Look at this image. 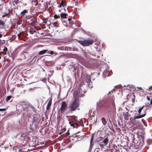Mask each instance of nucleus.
<instances>
[{"label":"nucleus","instance_id":"nucleus-22","mask_svg":"<svg viewBox=\"0 0 152 152\" xmlns=\"http://www.w3.org/2000/svg\"><path fill=\"white\" fill-rule=\"evenodd\" d=\"M94 133L93 134H92V137L91 138V140L90 142V148H91V147L92 146V142L93 140V139L94 138Z\"/></svg>","mask_w":152,"mask_h":152},{"label":"nucleus","instance_id":"nucleus-24","mask_svg":"<svg viewBox=\"0 0 152 152\" xmlns=\"http://www.w3.org/2000/svg\"><path fill=\"white\" fill-rule=\"evenodd\" d=\"M129 113L128 112H126L124 115V118L126 120H128L129 119Z\"/></svg>","mask_w":152,"mask_h":152},{"label":"nucleus","instance_id":"nucleus-4","mask_svg":"<svg viewBox=\"0 0 152 152\" xmlns=\"http://www.w3.org/2000/svg\"><path fill=\"white\" fill-rule=\"evenodd\" d=\"M78 42L84 47L92 45L94 42V40L91 39H88L84 40H77Z\"/></svg>","mask_w":152,"mask_h":152},{"label":"nucleus","instance_id":"nucleus-57","mask_svg":"<svg viewBox=\"0 0 152 152\" xmlns=\"http://www.w3.org/2000/svg\"><path fill=\"white\" fill-rule=\"evenodd\" d=\"M98 52L99 53H100L101 52V51H100V50H98Z\"/></svg>","mask_w":152,"mask_h":152},{"label":"nucleus","instance_id":"nucleus-47","mask_svg":"<svg viewBox=\"0 0 152 152\" xmlns=\"http://www.w3.org/2000/svg\"><path fill=\"white\" fill-rule=\"evenodd\" d=\"M134 101H135V97H134V98H133L132 99V102H134Z\"/></svg>","mask_w":152,"mask_h":152},{"label":"nucleus","instance_id":"nucleus-21","mask_svg":"<svg viewBox=\"0 0 152 152\" xmlns=\"http://www.w3.org/2000/svg\"><path fill=\"white\" fill-rule=\"evenodd\" d=\"M23 23V21L22 20L19 19L17 21L18 25H22Z\"/></svg>","mask_w":152,"mask_h":152},{"label":"nucleus","instance_id":"nucleus-28","mask_svg":"<svg viewBox=\"0 0 152 152\" xmlns=\"http://www.w3.org/2000/svg\"><path fill=\"white\" fill-rule=\"evenodd\" d=\"M68 22L71 26H72L74 24V21H71V19L70 18H69L68 19Z\"/></svg>","mask_w":152,"mask_h":152},{"label":"nucleus","instance_id":"nucleus-35","mask_svg":"<svg viewBox=\"0 0 152 152\" xmlns=\"http://www.w3.org/2000/svg\"><path fill=\"white\" fill-rule=\"evenodd\" d=\"M69 124L71 126L73 127V128L75 127L74 124L72 123L71 121L69 122Z\"/></svg>","mask_w":152,"mask_h":152},{"label":"nucleus","instance_id":"nucleus-62","mask_svg":"<svg viewBox=\"0 0 152 152\" xmlns=\"http://www.w3.org/2000/svg\"><path fill=\"white\" fill-rule=\"evenodd\" d=\"M94 112H95V111H94V112H93V113H94Z\"/></svg>","mask_w":152,"mask_h":152},{"label":"nucleus","instance_id":"nucleus-23","mask_svg":"<svg viewBox=\"0 0 152 152\" xmlns=\"http://www.w3.org/2000/svg\"><path fill=\"white\" fill-rule=\"evenodd\" d=\"M101 120H102V123L103 125L105 126V125L107 123V121L106 120L105 118H104L103 117V118H102Z\"/></svg>","mask_w":152,"mask_h":152},{"label":"nucleus","instance_id":"nucleus-32","mask_svg":"<svg viewBox=\"0 0 152 152\" xmlns=\"http://www.w3.org/2000/svg\"><path fill=\"white\" fill-rule=\"evenodd\" d=\"M75 124V127L74 128H78V127L80 126V125L78 124L77 123H75V124Z\"/></svg>","mask_w":152,"mask_h":152},{"label":"nucleus","instance_id":"nucleus-7","mask_svg":"<svg viewBox=\"0 0 152 152\" xmlns=\"http://www.w3.org/2000/svg\"><path fill=\"white\" fill-rule=\"evenodd\" d=\"M146 115V112H145V113L143 114H138V115L137 116L134 115L132 118L133 120L135 122V120L136 119L141 118L144 117Z\"/></svg>","mask_w":152,"mask_h":152},{"label":"nucleus","instance_id":"nucleus-58","mask_svg":"<svg viewBox=\"0 0 152 152\" xmlns=\"http://www.w3.org/2000/svg\"><path fill=\"white\" fill-rule=\"evenodd\" d=\"M22 117H23V114L22 115V116H21V119L22 120Z\"/></svg>","mask_w":152,"mask_h":152},{"label":"nucleus","instance_id":"nucleus-5","mask_svg":"<svg viewBox=\"0 0 152 152\" xmlns=\"http://www.w3.org/2000/svg\"><path fill=\"white\" fill-rule=\"evenodd\" d=\"M20 103L23 110L27 111L28 110H29L31 109V107L25 102H20Z\"/></svg>","mask_w":152,"mask_h":152},{"label":"nucleus","instance_id":"nucleus-14","mask_svg":"<svg viewBox=\"0 0 152 152\" xmlns=\"http://www.w3.org/2000/svg\"><path fill=\"white\" fill-rule=\"evenodd\" d=\"M103 137H99L97 138L95 140L94 142L95 143H98L99 142L101 141L103 139Z\"/></svg>","mask_w":152,"mask_h":152},{"label":"nucleus","instance_id":"nucleus-41","mask_svg":"<svg viewBox=\"0 0 152 152\" xmlns=\"http://www.w3.org/2000/svg\"><path fill=\"white\" fill-rule=\"evenodd\" d=\"M151 104H149V103H146L145 104V106L146 107H149L150 106V105Z\"/></svg>","mask_w":152,"mask_h":152},{"label":"nucleus","instance_id":"nucleus-55","mask_svg":"<svg viewBox=\"0 0 152 152\" xmlns=\"http://www.w3.org/2000/svg\"><path fill=\"white\" fill-rule=\"evenodd\" d=\"M2 35L1 34H0V38H1L2 37Z\"/></svg>","mask_w":152,"mask_h":152},{"label":"nucleus","instance_id":"nucleus-50","mask_svg":"<svg viewBox=\"0 0 152 152\" xmlns=\"http://www.w3.org/2000/svg\"><path fill=\"white\" fill-rule=\"evenodd\" d=\"M144 107V106H142L141 108H140V109L142 110L143 109V108Z\"/></svg>","mask_w":152,"mask_h":152},{"label":"nucleus","instance_id":"nucleus-19","mask_svg":"<svg viewBox=\"0 0 152 152\" xmlns=\"http://www.w3.org/2000/svg\"><path fill=\"white\" fill-rule=\"evenodd\" d=\"M60 16L61 18H67V16H68V14L65 13H61Z\"/></svg>","mask_w":152,"mask_h":152},{"label":"nucleus","instance_id":"nucleus-1","mask_svg":"<svg viewBox=\"0 0 152 152\" xmlns=\"http://www.w3.org/2000/svg\"><path fill=\"white\" fill-rule=\"evenodd\" d=\"M84 93V90H83L81 88H79L77 91L74 93L73 97L75 99L72 103L70 104L69 108L71 112L75 111L77 109L79 105L78 99L77 98L80 96V94L82 95Z\"/></svg>","mask_w":152,"mask_h":152},{"label":"nucleus","instance_id":"nucleus-63","mask_svg":"<svg viewBox=\"0 0 152 152\" xmlns=\"http://www.w3.org/2000/svg\"><path fill=\"white\" fill-rule=\"evenodd\" d=\"M36 58V57L35 56V57H34V58Z\"/></svg>","mask_w":152,"mask_h":152},{"label":"nucleus","instance_id":"nucleus-30","mask_svg":"<svg viewBox=\"0 0 152 152\" xmlns=\"http://www.w3.org/2000/svg\"><path fill=\"white\" fill-rule=\"evenodd\" d=\"M5 23L3 20L0 19V26H5Z\"/></svg>","mask_w":152,"mask_h":152},{"label":"nucleus","instance_id":"nucleus-12","mask_svg":"<svg viewBox=\"0 0 152 152\" xmlns=\"http://www.w3.org/2000/svg\"><path fill=\"white\" fill-rule=\"evenodd\" d=\"M102 141L103 142L104 144V145H107L109 141L108 137H107L105 138Z\"/></svg>","mask_w":152,"mask_h":152},{"label":"nucleus","instance_id":"nucleus-61","mask_svg":"<svg viewBox=\"0 0 152 152\" xmlns=\"http://www.w3.org/2000/svg\"><path fill=\"white\" fill-rule=\"evenodd\" d=\"M51 75H52L53 73H51Z\"/></svg>","mask_w":152,"mask_h":152},{"label":"nucleus","instance_id":"nucleus-3","mask_svg":"<svg viewBox=\"0 0 152 152\" xmlns=\"http://www.w3.org/2000/svg\"><path fill=\"white\" fill-rule=\"evenodd\" d=\"M91 76L90 75L86 74L84 80L83 81V84L85 86H88L89 87H92V86Z\"/></svg>","mask_w":152,"mask_h":152},{"label":"nucleus","instance_id":"nucleus-13","mask_svg":"<svg viewBox=\"0 0 152 152\" xmlns=\"http://www.w3.org/2000/svg\"><path fill=\"white\" fill-rule=\"evenodd\" d=\"M47 51H48V50L46 49L40 51L39 52L38 55H43L47 53Z\"/></svg>","mask_w":152,"mask_h":152},{"label":"nucleus","instance_id":"nucleus-26","mask_svg":"<svg viewBox=\"0 0 152 152\" xmlns=\"http://www.w3.org/2000/svg\"><path fill=\"white\" fill-rule=\"evenodd\" d=\"M47 53L51 55H53L54 54H55L54 55H56L57 54V53H54V52L53 51H47Z\"/></svg>","mask_w":152,"mask_h":152},{"label":"nucleus","instance_id":"nucleus-52","mask_svg":"<svg viewBox=\"0 0 152 152\" xmlns=\"http://www.w3.org/2000/svg\"><path fill=\"white\" fill-rule=\"evenodd\" d=\"M31 108L32 109V110L33 111H35V109L34 108H33L32 107H31Z\"/></svg>","mask_w":152,"mask_h":152},{"label":"nucleus","instance_id":"nucleus-42","mask_svg":"<svg viewBox=\"0 0 152 152\" xmlns=\"http://www.w3.org/2000/svg\"><path fill=\"white\" fill-rule=\"evenodd\" d=\"M7 53L6 52H3L2 53L1 56H4L6 55V54Z\"/></svg>","mask_w":152,"mask_h":152},{"label":"nucleus","instance_id":"nucleus-37","mask_svg":"<svg viewBox=\"0 0 152 152\" xmlns=\"http://www.w3.org/2000/svg\"><path fill=\"white\" fill-rule=\"evenodd\" d=\"M7 50V49L6 47H4V49H3V51L4 52H6Z\"/></svg>","mask_w":152,"mask_h":152},{"label":"nucleus","instance_id":"nucleus-40","mask_svg":"<svg viewBox=\"0 0 152 152\" xmlns=\"http://www.w3.org/2000/svg\"><path fill=\"white\" fill-rule=\"evenodd\" d=\"M7 108H0V111H5Z\"/></svg>","mask_w":152,"mask_h":152},{"label":"nucleus","instance_id":"nucleus-15","mask_svg":"<svg viewBox=\"0 0 152 152\" xmlns=\"http://www.w3.org/2000/svg\"><path fill=\"white\" fill-rule=\"evenodd\" d=\"M52 104V99H51L49 101L48 104L47 105L46 109L47 110H48Z\"/></svg>","mask_w":152,"mask_h":152},{"label":"nucleus","instance_id":"nucleus-56","mask_svg":"<svg viewBox=\"0 0 152 152\" xmlns=\"http://www.w3.org/2000/svg\"><path fill=\"white\" fill-rule=\"evenodd\" d=\"M141 139V140L142 141H144V138H143V137H142Z\"/></svg>","mask_w":152,"mask_h":152},{"label":"nucleus","instance_id":"nucleus-53","mask_svg":"<svg viewBox=\"0 0 152 152\" xmlns=\"http://www.w3.org/2000/svg\"><path fill=\"white\" fill-rule=\"evenodd\" d=\"M107 121H109L110 122V123L111 122V121H110V120L109 119L107 118Z\"/></svg>","mask_w":152,"mask_h":152},{"label":"nucleus","instance_id":"nucleus-46","mask_svg":"<svg viewBox=\"0 0 152 152\" xmlns=\"http://www.w3.org/2000/svg\"><path fill=\"white\" fill-rule=\"evenodd\" d=\"M47 22L46 20H43V23H44L45 24L47 23Z\"/></svg>","mask_w":152,"mask_h":152},{"label":"nucleus","instance_id":"nucleus-60","mask_svg":"<svg viewBox=\"0 0 152 152\" xmlns=\"http://www.w3.org/2000/svg\"><path fill=\"white\" fill-rule=\"evenodd\" d=\"M30 126H31V127H30L31 129L32 128H31V125H30Z\"/></svg>","mask_w":152,"mask_h":152},{"label":"nucleus","instance_id":"nucleus-27","mask_svg":"<svg viewBox=\"0 0 152 152\" xmlns=\"http://www.w3.org/2000/svg\"><path fill=\"white\" fill-rule=\"evenodd\" d=\"M27 12V11L26 10H24L21 11L20 12V14L22 16H23Z\"/></svg>","mask_w":152,"mask_h":152},{"label":"nucleus","instance_id":"nucleus-44","mask_svg":"<svg viewBox=\"0 0 152 152\" xmlns=\"http://www.w3.org/2000/svg\"><path fill=\"white\" fill-rule=\"evenodd\" d=\"M147 99L148 101H150V97H149L148 96H147Z\"/></svg>","mask_w":152,"mask_h":152},{"label":"nucleus","instance_id":"nucleus-43","mask_svg":"<svg viewBox=\"0 0 152 152\" xmlns=\"http://www.w3.org/2000/svg\"><path fill=\"white\" fill-rule=\"evenodd\" d=\"M73 51H78V50L76 49V48H73Z\"/></svg>","mask_w":152,"mask_h":152},{"label":"nucleus","instance_id":"nucleus-8","mask_svg":"<svg viewBox=\"0 0 152 152\" xmlns=\"http://www.w3.org/2000/svg\"><path fill=\"white\" fill-rule=\"evenodd\" d=\"M39 115H35L33 117L32 122L33 123H34V127H35V126H36V124H37V122L39 118Z\"/></svg>","mask_w":152,"mask_h":152},{"label":"nucleus","instance_id":"nucleus-9","mask_svg":"<svg viewBox=\"0 0 152 152\" xmlns=\"http://www.w3.org/2000/svg\"><path fill=\"white\" fill-rule=\"evenodd\" d=\"M125 89H128L130 91L134 90H136V88L135 86L133 85H129V88H124V90Z\"/></svg>","mask_w":152,"mask_h":152},{"label":"nucleus","instance_id":"nucleus-31","mask_svg":"<svg viewBox=\"0 0 152 152\" xmlns=\"http://www.w3.org/2000/svg\"><path fill=\"white\" fill-rule=\"evenodd\" d=\"M11 96H8L6 99V101H7V102H8L10 99L11 98Z\"/></svg>","mask_w":152,"mask_h":152},{"label":"nucleus","instance_id":"nucleus-59","mask_svg":"<svg viewBox=\"0 0 152 152\" xmlns=\"http://www.w3.org/2000/svg\"><path fill=\"white\" fill-rule=\"evenodd\" d=\"M55 15V16H57V15ZM58 18H60V16H59V15H58Z\"/></svg>","mask_w":152,"mask_h":152},{"label":"nucleus","instance_id":"nucleus-17","mask_svg":"<svg viewBox=\"0 0 152 152\" xmlns=\"http://www.w3.org/2000/svg\"><path fill=\"white\" fill-rule=\"evenodd\" d=\"M37 19L33 17L31 19L30 22L32 24H34L35 23Z\"/></svg>","mask_w":152,"mask_h":152},{"label":"nucleus","instance_id":"nucleus-48","mask_svg":"<svg viewBox=\"0 0 152 152\" xmlns=\"http://www.w3.org/2000/svg\"><path fill=\"white\" fill-rule=\"evenodd\" d=\"M137 88H138L139 89H140V90H142V89L141 87H137Z\"/></svg>","mask_w":152,"mask_h":152},{"label":"nucleus","instance_id":"nucleus-16","mask_svg":"<svg viewBox=\"0 0 152 152\" xmlns=\"http://www.w3.org/2000/svg\"><path fill=\"white\" fill-rule=\"evenodd\" d=\"M76 117L75 116L74 117L72 118L71 120V121L73 124H75V123H77L79 121L76 119Z\"/></svg>","mask_w":152,"mask_h":152},{"label":"nucleus","instance_id":"nucleus-36","mask_svg":"<svg viewBox=\"0 0 152 152\" xmlns=\"http://www.w3.org/2000/svg\"><path fill=\"white\" fill-rule=\"evenodd\" d=\"M69 124L71 126L73 127V128L75 127L74 124L72 123L71 121L69 122Z\"/></svg>","mask_w":152,"mask_h":152},{"label":"nucleus","instance_id":"nucleus-18","mask_svg":"<svg viewBox=\"0 0 152 152\" xmlns=\"http://www.w3.org/2000/svg\"><path fill=\"white\" fill-rule=\"evenodd\" d=\"M18 37L19 38L22 39L23 37H24L25 34L22 32H20V33L18 34Z\"/></svg>","mask_w":152,"mask_h":152},{"label":"nucleus","instance_id":"nucleus-33","mask_svg":"<svg viewBox=\"0 0 152 152\" xmlns=\"http://www.w3.org/2000/svg\"><path fill=\"white\" fill-rule=\"evenodd\" d=\"M115 91V88H113L111 91H109L108 93L107 94V95H108L109 94H111V92L113 93Z\"/></svg>","mask_w":152,"mask_h":152},{"label":"nucleus","instance_id":"nucleus-6","mask_svg":"<svg viewBox=\"0 0 152 152\" xmlns=\"http://www.w3.org/2000/svg\"><path fill=\"white\" fill-rule=\"evenodd\" d=\"M67 105L65 102L63 101L62 102L61 107L58 110V112L61 111V112L64 111L67 109Z\"/></svg>","mask_w":152,"mask_h":152},{"label":"nucleus","instance_id":"nucleus-39","mask_svg":"<svg viewBox=\"0 0 152 152\" xmlns=\"http://www.w3.org/2000/svg\"><path fill=\"white\" fill-rule=\"evenodd\" d=\"M18 2V0H15L14 1H13V2H14L16 4H17Z\"/></svg>","mask_w":152,"mask_h":152},{"label":"nucleus","instance_id":"nucleus-10","mask_svg":"<svg viewBox=\"0 0 152 152\" xmlns=\"http://www.w3.org/2000/svg\"><path fill=\"white\" fill-rule=\"evenodd\" d=\"M66 4V2L62 0L61 3L59 4V5L58 6L59 8H61L62 7H64Z\"/></svg>","mask_w":152,"mask_h":152},{"label":"nucleus","instance_id":"nucleus-2","mask_svg":"<svg viewBox=\"0 0 152 152\" xmlns=\"http://www.w3.org/2000/svg\"><path fill=\"white\" fill-rule=\"evenodd\" d=\"M104 105L106 108H110L112 110H115V106L114 103V98L113 96L111 98L107 99L104 101Z\"/></svg>","mask_w":152,"mask_h":152},{"label":"nucleus","instance_id":"nucleus-51","mask_svg":"<svg viewBox=\"0 0 152 152\" xmlns=\"http://www.w3.org/2000/svg\"><path fill=\"white\" fill-rule=\"evenodd\" d=\"M129 85H124V87H129Z\"/></svg>","mask_w":152,"mask_h":152},{"label":"nucleus","instance_id":"nucleus-34","mask_svg":"<svg viewBox=\"0 0 152 152\" xmlns=\"http://www.w3.org/2000/svg\"><path fill=\"white\" fill-rule=\"evenodd\" d=\"M69 124L71 126L73 127V128L75 127L74 124L72 123L71 121L69 122Z\"/></svg>","mask_w":152,"mask_h":152},{"label":"nucleus","instance_id":"nucleus-38","mask_svg":"<svg viewBox=\"0 0 152 152\" xmlns=\"http://www.w3.org/2000/svg\"><path fill=\"white\" fill-rule=\"evenodd\" d=\"M142 110H141V109H139V110H138V113L139 114H141V111H142Z\"/></svg>","mask_w":152,"mask_h":152},{"label":"nucleus","instance_id":"nucleus-11","mask_svg":"<svg viewBox=\"0 0 152 152\" xmlns=\"http://www.w3.org/2000/svg\"><path fill=\"white\" fill-rule=\"evenodd\" d=\"M109 73L108 72V71H107V69H106L104 71L103 74V76L104 77L106 78L107 75H108Z\"/></svg>","mask_w":152,"mask_h":152},{"label":"nucleus","instance_id":"nucleus-64","mask_svg":"<svg viewBox=\"0 0 152 152\" xmlns=\"http://www.w3.org/2000/svg\"><path fill=\"white\" fill-rule=\"evenodd\" d=\"M3 42H4V40H3Z\"/></svg>","mask_w":152,"mask_h":152},{"label":"nucleus","instance_id":"nucleus-25","mask_svg":"<svg viewBox=\"0 0 152 152\" xmlns=\"http://www.w3.org/2000/svg\"><path fill=\"white\" fill-rule=\"evenodd\" d=\"M29 33L31 34H33L34 33L36 32L34 30L33 28H31L29 29Z\"/></svg>","mask_w":152,"mask_h":152},{"label":"nucleus","instance_id":"nucleus-54","mask_svg":"<svg viewBox=\"0 0 152 152\" xmlns=\"http://www.w3.org/2000/svg\"><path fill=\"white\" fill-rule=\"evenodd\" d=\"M150 104H152V99H151V100L150 101Z\"/></svg>","mask_w":152,"mask_h":152},{"label":"nucleus","instance_id":"nucleus-20","mask_svg":"<svg viewBox=\"0 0 152 152\" xmlns=\"http://www.w3.org/2000/svg\"><path fill=\"white\" fill-rule=\"evenodd\" d=\"M46 65L48 66H51L53 65V62L52 61H47L45 62Z\"/></svg>","mask_w":152,"mask_h":152},{"label":"nucleus","instance_id":"nucleus-49","mask_svg":"<svg viewBox=\"0 0 152 152\" xmlns=\"http://www.w3.org/2000/svg\"><path fill=\"white\" fill-rule=\"evenodd\" d=\"M53 25L54 26L53 27H56V23L54 22V23H53Z\"/></svg>","mask_w":152,"mask_h":152},{"label":"nucleus","instance_id":"nucleus-45","mask_svg":"<svg viewBox=\"0 0 152 152\" xmlns=\"http://www.w3.org/2000/svg\"><path fill=\"white\" fill-rule=\"evenodd\" d=\"M66 23L65 22V21H64V22H63V24L66 27H67V25L65 24H66Z\"/></svg>","mask_w":152,"mask_h":152},{"label":"nucleus","instance_id":"nucleus-29","mask_svg":"<svg viewBox=\"0 0 152 152\" xmlns=\"http://www.w3.org/2000/svg\"><path fill=\"white\" fill-rule=\"evenodd\" d=\"M104 144L103 142V141L100 142L99 143V145L100 147V148H101L102 149L104 147Z\"/></svg>","mask_w":152,"mask_h":152}]
</instances>
